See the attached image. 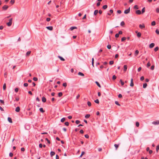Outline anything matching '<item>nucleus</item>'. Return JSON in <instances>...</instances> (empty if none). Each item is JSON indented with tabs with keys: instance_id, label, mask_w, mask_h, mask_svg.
Instances as JSON below:
<instances>
[{
	"instance_id": "4468645a",
	"label": "nucleus",
	"mask_w": 159,
	"mask_h": 159,
	"mask_svg": "<svg viewBox=\"0 0 159 159\" xmlns=\"http://www.w3.org/2000/svg\"><path fill=\"white\" fill-rule=\"evenodd\" d=\"M8 121L11 123H12V119L10 117H8Z\"/></svg>"
},
{
	"instance_id": "f03ea898",
	"label": "nucleus",
	"mask_w": 159,
	"mask_h": 159,
	"mask_svg": "<svg viewBox=\"0 0 159 159\" xmlns=\"http://www.w3.org/2000/svg\"><path fill=\"white\" fill-rule=\"evenodd\" d=\"M130 7H129V8L128 9H127L125 10L124 11V13L125 14H127L130 12Z\"/></svg>"
},
{
	"instance_id": "dca6fc26",
	"label": "nucleus",
	"mask_w": 159,
	"mask_h": 159,
	"mask_svg": "<svg viewBox=\"0 0 159 159\" xmlns=\"http://www.w3.org/2000/svg\"><path fill=\"white\" fill-rule=\"evenodd\" d=\"M139 53V51L138 50L135 51L134 55L135 56H137Z\"/></svg>"
},
{
	"instance_id": "79ce46f5",
	"label": "nucleus",
	"mask_w": 159,
	"mask_h": 159,
	"mask_svg": "<svg viewBox=\"0 0 159 159\" xmlns=\"http://www.w3.org/2000/svg\"><path fill=\"white\" fill-rule=\"evenodd\" d=\"M151 66V63L149 61L147 64V67H149Z\"/></svg>"
},
{
	"instance_id": "9b49d317",
	"label": "nucleus",
	"mask_w": 159,
	"mask_h": 159,
	"mask_svg": "<svg viewBox=\"0 0 159 159\" xmlns=\"http://www.w3.org/2000/svg\"><path fill=\"white\" fill-rule=\"evenodd\" d=\"M127 65H124V71H126L127 70Z\"/></svg>"
},
{
	"instance_id": "f3484780",
	"label": "nucleus",
	"mask_w": 159,
	"mask_h": 159,
	"mask_svg": "<svg viewBox=\"0 0 159 159\" xmlns=\"http://www.w3.org/2000/svg\"><path fill=\"white\" fill-rule=\"evenodd\" d=\"M77 28V27L76 26H72L70 28V30H73L74 29H76Z\"/></svg>"
},
{
	"instance_id": "c03bdc74",
	"label": "nucleus",
	"mask_w": 159,
	"mask_h": 159,
	"mask_svg": "<svg viewBox=\"0 0 159 159\" xmlns=\"http://www.w3.org/2000/svg\"><path fill=\"white\" fill-rule=\"evenodd\" d=\"M85 153V152H84V151H83L82 152H81V155H80V157H82V156Z\"/></svg>"
},
{
	"instance_id": "72a5a7b5",
	"label": "nucleus",
	"mask_w": 159,
	"mask_h": 159,
	"mask_svg": "<svg viewBox=\"0 0 159 159\" xmlns=\"http://www.w3.org/2000/svg\"><path fill=\"white\" fill-rule=\"evenodd\" d=\"M126 38L125 37H123L121 38V41L122 42L124 41V40H125Z\"/></svg>"
},
{
	"instance_id": "4d7b16f0",
	"label": "nucleus",
	"mask_w": 159,
	"mask_h": 159,
	"mask_svg": "<svg viewBox=\"0 0 159 159\" xmlns=\"http://www.w3.org/2000/svg\"><path fill=\"white\" fill-rule=\"evenodd\" d=\"M144 76H142L140 78V80L141 81H143L144 80Z\"/></svg>"
},
{
	"instance_id": "473e14b6",
	"label": "nucleus",
	"mask_w": 159,
	"mask_h": 159,
	"mask_svg": "<svg viewBox=\"0 0 159 159\" xmlns=\"http://www.w3.org/2000/svg\"><path fill=\"white\" fill-rule=\"evenodd\" d=\"M107 5H104L103 6L102 8L103 9H106L107 8Z\"/></svg>"
},
{
	"instance_id": "c756f323",
	"label": "nucleus",
	"mask_w": 159,
	"mask_h": 159,
	"mask_svg": "<svg viewBox=\"0 0 159 159\" xmlns=\"http://www.w3.org/2000/svg\"><path fill=\"white\" fill-rule=\"evenodd\" d=\"M19 98L18 97H16L15 98V100L14 101H18L19 100Z\"/></svg>"
},
{
	"instance_id": "0eeeda50",
	"label": "nucleus",
	"mask_w": 159,
	"mask_h": 159,
	"mask_svg": "<svg viewBox=\"0 0 159 159\" xmlns=\"http://www.w3.org/2000/svg\"><path fill=\"white\" fill-rule=\"evenodd\" d=\"M46 28L50 30H53V27L52 26L46 27Z\"/></svg>"
},
{
	"instance_id": "a878e982",
	"label": "nucleus",
	"mask_w": 159,
	"mask_h": 159,
	"mask_svg": "<svg viewBox=\"0 0 159 159\" xmlns=\"http://www.w3.org/2000/svg\"><path fill=\"white\" fill-rule=\"evenodd\" d=\"M135 125L137 127H138L139 126V124L138 122L137 121L135 123Z\"/></svg>"
},
{
	"instance_id": "aec40b11",
	"label": "nucleus",
	"mask_w": 159,
	"mask_h": 159,
	"mask_svg": "<svg viewBox=\"0 0 159 159\" xmlns=\"http://www.w3.org/2000/svg\"><path fill=\"white\" fill-rule=\"evenodd\" d=\"M78 74L79 75H80L81 76H84V74L83 73H82L80 72H79L78 73Z\"/></svg>"
},
{
	"instance_id": "052dcab7",
	"label": "nucleus",
	"mask_w": 159,
	"mask_h": 159,
	"mask_svg": "<svg viewBox=\"0 0 159 159\" xmlns=\"http://www.w3.org/2000/svg\"><path fill=\"white\" fill-rule=\"evenodd\" d=\"M0 102L2 103V104H4V101L3 100H2L1 99H0Z\"/></svg>"
},
{
	"instance_id": "cd10ccee",
	"label": "nucleus",
	"mask_w": 159,
	"mask_h": 159,
	"mask_svg": "<svg viewBox=\"0 0 159 159\" xmlns=\"http://www.w3.org/2000/svg\"><path fill=\"white\" fill-rule=\"evenodd\" d=\"M98 10H95L94 11V14L95 15H96L98 14Z\"/></svg>"
},
{
	"instance_id": "680f3d73",
	"label": "nucleus",
	"mask_w": 159,
	"mask_h": 159,
	"mask_svg": "<svg viewBox=\"0 0 159 159\" xmlns=\"http://www.w3.org/2000/svg\"><path fill=\"white\" fill-rule=\"evenodd\" d=\"M84 136L85 138L87 139H88L89 138V135L87 134L85 135Z\"/></svg>"
},
{
	"instance_id": "a18cd8bd",
	"label": "nucleus",
	"mask_w": 159,
	"mask_h": 159,
	"mask_svg": "<svg viewBox=\"0 0 159 159\" xmlns=\"http://www.w3.org/2000/svg\"><path fill=\"white\" fill-rule=\"evenodd\" d=\"M107 48L108 49H110L111 48V46L110 45H108L107 46Z\"/></svg>"
},
{
	"instance_id": "c9c22d12",
	"label": "nucleus",
	"mask_w": 159,
	"mask_h": 159,
	"mask_svg": "<svg viewBox=\"0 0 159 159\" xmlns=\"http://www.w3.org/2000/svg\"><path fill=\"white\" fill-rule=\"evenodd\" d=\"M159 49V48H158V47H156L155 48H154V50L155 52H156Z\"/></svg>"
},
{
	"instance_id": "2f4dec72",
	"label": "nucleus",
	"mask_w": 159,
	"mask_h": 159,
	"mask_svg": "<svg viewBox=\"0 0 159 159\" xmlns=\"http://www.w3.org/2000/svg\"><path fill=\"white\" fill-rule=\"evenodd\" d=\"M145 8L144 7L142 9V10L141 13L142 14H143L145 12Z\"/></svg>"
},
{
	"instance_id": "69168bd1",
	"label": "nucleus",
	"mask_w": 159,
	"mask_h": 159,
	"mask_svg": "<svg viewBox=\"0 0 159 159\" xmlns=\"http://www.w3.org/2000/svg\"><path fill=\"white\" fill-rule=\"evenodd\" d=\"M80 122V121L79 120H76L75 121V123L76 124H78Z\"/></svg>"
},
{
	"instance_id": "e2e57ef3",
	"label": "nucleus",
	"mask_w": 159,
	"mask_h": 159,
	"mask_svg": "<svg viewBox=\"0 0 159 159\" xmlns=\"http://www.w3.org/2000/svg\"><path fill=\"white\" fill-rule=\"evenodd\" d=\"M7 72H6L4 73V75L5 78H7Z\"/></svg>"
},
{
	"instance_id": "5701e85b",
	"label": "nucleus",
	"mask_w": 159,
	"mask_h": 159,
	"mask_svg": "<svg viewBox=\"0 0 159 159\" xmlns=\"http://www.w3.org/2000/svg\"><path fill=\"white\" fill-rule=\"evenodd\" d=\"M151 25L152 26H154L156 25V22L155 21H153L151 23Z\"/></svg>"
},
{
	"instance_id": "ddd939ff",
	"label": "nucleus",
	"mask_w": 159,
	"mask_h": 159,
	"mask_svg": "<svg viewBox=\"0 0 159 159\" xmlns=\"http://www.w3.org/2000/svg\"><path fill=\"white\" fill-rule=\"evenodd\" d=\"M46 99L45 97H43L42 98V101L43 102H46Z\"/></svg>"
},
{
	"instance_id": "6e6552de",
	"label": "nucleus",
	"mask_w": 159,
	"mask_h": 159,
	"mask_svg": "<svg viewBox=\"0 0 159 159\" xmlns=\"http://www.w3.org/2000/svg\"><path fill=\"white\" fill-rule=\"evenodd\" d=\"M136 13L138 15H140L142 13L140 10H138L136 11Z\"/></svg>"
},
{
	"instance_id": "6ab92c4d",
	"label": "nucleus",
	"mask_w": 159,
	"mask_h": 159,
	"mask_svg": "<svg viewBox=\"0 0 159 159\" xmlns=\"http://www.w3.org/2000/svg\"><path fill=\"white\" fill-rule=\"evenodd\" d=\"M55 154V152H54L52 151L50 152V155L51 157H52Z\"/></svg>"
},
{
	"instance_id": "4c0bfd02",
	"label": "nucleus",
	"mask_w": 159,
	"mask_h": 159,
	"mask_svg": "<svg viewBox=\"0 0 159 159\" xmlns=\"http://www.w3.org/2000/svg\"><path fill=\"white\" fill-rule=\"evenodd\" d=\"M134 8L135 9H138L139 7H138V5H135L134 6Z\"/></svg>"
},
{
	"instance_id": "338daca9",
	"label": "nucleus",
	"mask_w": 159,
	"mask_h": 159,
	"mask_svg": "<svg viewBox=\"0 0 159 159\" xmlns=\"http://www.w3.org/2000/svg\"><path fill=\"white\" fill-rule=\"evenodd\" d=\"M156 12L157 13H159V8H157V9H156Z\"/></svg>"
},
{
	"instance_id": "423d86ee",
	"label": "nucleus",
	"mask_w": 159,
	"mask_h": 159,
	"mask_svg": "<svg viewBox=\"0 0 159 159\" xmlns=\"http://www.w3.org/2000/svg\"><path fill=\"white\" fill-rule=\"evenodd\" d=\"M152 124L155 125H157L159 124V120H157V121H154L152 122Z\"/></svg>"
},
{
	"instance_id": "37998d69",
	"label": "nucleus",
	"mask_w": 159,
	"mask_h": 159,
	"mask_svg": "<svg viewBox=\"0 0 159 159\" xmlns=\"http://www.w3.org/2000/svg\"><path fill=\"white\" fill-rule=\"evenodd\" d=\"M115 104L119 106H120V105L119 103V102H118L117 101H116L115 102Z\"/></svg>"
},
{
	"instance_id": "0e129e2a",
	"label": "nucleus",
	"mask_w": 159,
	"mask_h": 159,
	"mask_svg": "<svg viewBox=\"0 0 159 159\" xmlns=\"http://www.w3.org/2000/svg\"><path fill=\"white\" fill-rule=\"evenodd\" d=\"M118 97L119 98H121L122 97V95L121 94H120L118 95Z\"/></svg>"
},
{
	"instance_id": "864d4df0",
	"label": "nucleus",
	"mask_w": 159,
	"mask_h": 159,
	"mask_svg": "<svg viewBox=\"0 0 159 159\" xmlns=\"http://www.w3.org/2000/svg\"><path fill=\"white\" fill-rule=\"evenodd\" d=\"M33 80L35 81H37L38 80V78L37 77H34L33 78Z\"/></svg>"
},
{
	"instance_id": "ea45409f",
	"label": "nucleus",
	"mask_w": 159,
	"mask_h": 159,
	"mask_svg": "<svg viewBox=\"0 0 159 159\" xmlns=\"http://www.w3.org/2000/svg\"><path fill=\"white\" fill-rule=\"evenodd\" d=\"M90 116V115L89 114H86L85 116V118H89Z\"/></svg>"
},
{
	"instance_id": "e433bc0d",
	"label": "nucleus",
	"mask_w": 159,
	"mask_h": 159,
	"mask_svg": "<svg viewBox=\"0 0 159 159\" xmlns=\"http://www.w3.org/2000/svg\"><path fill=\"white\" fill-rule=\"evenodd\" d=\"M94 102L97 104H98L99 103V101L98 99H97L94 101Z\"/></svg>"
},
{
	"instance_id": "7c9ffc66",
	"label": "nucleus",
	"mask_w": 159,
	"mask_h": 159,
	"mask_svg": "<svg viewBox=\"0 0 159 159\" xmlns=\"http://www.w3.org/2000/svg\"><path fill=\"white\" fill-rule=\"evenodd\" d=\"M87 104L89 107H90L91 105V103L89 101H88L87 102Z\"/></svg>"
},
{
	"instance_id": "412c9836",
	"label": "nucleus",
	"mask_w": 159,
	"mask_h": 159,
	"mask_svg": "<svg viewBox=\"0 0 159 159\" xmlns=\"http://www.w3.org/2000/svg\"><path fill=\"white\" fill-rule=\"evenodd\" d=\"M147 86V84L146 83H145L144 84H143V88H146Z\"/></svg>"
},
{
	"instance_id": "774afa93",
	"label": "nucleus",
	"mask_w": 159,
	"mask_h": 159,
	"mask_svg": "<svg viewBox=\"0 0 159 159\" xmlns=\"http://www.w3.org/2000/svg\"><path fill=\"white\" fill-rule=\"evenodd\" d=\"M24 85L25 87H27L28 85V84L26 83H24Z\"/></svg>"
},
{
	"instance_id": "6e6d98bb",
	"label": "nucleus",
	"mask_w": 159,
	"mask_h": 159,
	"mask_svg": "<svg viewBox=\"0 0 159 159\" xmlns=\"http://www.w3.org/2000/svg\"><path fill=\"white\" fill-rule=\"evenodd\" d=\"M94 59H93V58L92 59V65L93 66H94Z\"/></svg>"
},
{
	"instance_id": "de8ad7c7",
	"label": "nucleus",
	"mask_w": 159,
	"mask_h": 159,
	"mask_svg": "<svg viewBox=\"0 0 159 159\" xmlns=\"http://www.w3.org/2000/svg\"><path fill=\"white\" fill-rule=\"evenodd\" d=\"M159 150V145H157L156 147V151L157 152H158Z\"/></svg>"
},
{
	"instance_id": "f8f14e48",
	"label": "nucleus",
	"mask_w": 159,
	"mask_h": 159,
	"mask_svg": "<svg viewBox=\"0 0 159 159\" xmlns=\"http://www.w3.org/2000/svg\"><path fill=\"white\" fill-rule=\"evenodd\" d=\"M58 57L62 61H65V59L63 58L62 57H61L60 56H58Z\"/></svg>"
},
{
	"instance_id": "39448f33",
	"label": "nucleus",
	"mask_w": 159,
	"mask_h": 159,
	"mask_svg": "<svg viewBox=\"0 0 159 159\" xmlns=\"http://www.w3.org/2000/svg\"><path fill=\"white\" fill-rule=\"evenodd\" d=\"M8 8V6L7 5H5L2 7V9L4 10H6Z\"/></svg>"
},
{
	"instance_id": "9d476101",
	"label": "nucleus",
	"mask_w": 159,
	"mask_h": 159,
	"mask_svg": "<svg viewBox=\"0 0 159 159\" xmlns=\"http://www.w3.org/2000/svg\"><path fill=\"white\" fill-rule=\"evenodd\" d=\"M20 111V108L19 107H17L15 109V111L17 112H19Z\"/></svg>"
},
{
	"instance_id": "bb28decb",
	"label": "nucleus",
	"mask_w": 159,
	"mask_h": 159,
	"mask_svg": "<svg viewBox=\"0 0 159 159\" xmlns=\"http://www.w3.org/2000/svg\"><path fill=\"white\" fill-rule=\"evenodd\" d=\"M58 96L59 97H61L62 96V93L60 92L58 93Z\"/></svg>"
},
{
	"instance_id": "f257e3e1",
	"label": "nucleus",
	"mask_w": 159,
	"mask_h": 159,
	"mask_svg": "<svg viewBox=\"0 0 159 159\" xmlns=\"http://www.w3.org/2000/svg\"><path fill=\"white\" fill-rule=\"evenodd\" d=\"M12 19L11 18L9 20V22L7 23V25L8 26H11L12 24Z\"/></svg>"
},
{
	"instance_id": "20e7f679",
	"label": "nucleus",
	"mask_w": 159,
	"mask_h": 159,
	"mask_svg": "<svg viewBox=\"0 0 159 159\" xmlns=\"http://www.w3.org/2000/svg\"><path fill=\"white\" fill-rule=\"evenodd\" d=\"M145 27V25L144 24H142V25L140 24L139 25V27L141 29H143V28H144Z\"/></svg>"
},
{
	"instance_id": "603ef678",
	"label": "nucleus",
	"mask_w": 159,
	"mask_h": 159,
	"mask_svg": "<svg viewBox=\"0 0 159 159\" xmlns=\"http://www.w3.org/2000/svg\"><path fill=\"white\" fill-rule=\"evenodd\" d=\"M156 32L157 34H159V30L157 29L156 30Z\"/></svg>"
},
{
	"instance_id": "58836bf2",
	"label": "nucleus",
	"mask_w": 159,
	"mask_h": 159,
	"mask_svg": "<svg viewBox=\"0 0 159 159\" xmlns=\"http://www.w3.org/2000/svg\"><path fill=\"white\" fill-rule=\"evenodd\" d=\"M3 88L4 90H5L6 89V84L5 83L3 85Z\"/></svg>"
},
{
	"instance_id": "2eb2a0df",
	"label": "nucleus",
	"mask_w": 159,
	"mask_h": 159,
	"mask_svg": "<svg viewBox=\"0 0 159 159\" xmlns=\"http://www.w3.org/2000/svg\"><path fill=\"white\" fill-rule=\"evenodd\" d=\"M31 52L30 51H28L26 54V56H29Z\"/></svg>"
},
{
	"instance_id": "bf43d9fd",
	"label": "nucleus",
	"mask_w": 159,
	"mask_h": 159,
	"mask_svg": "<svg viewBox=\"0 0 159 159\" xmlns=\"http://www.w3.org/2000/svg\"><path fill=\"white\" fill-rule=\"evenodd\" d=\"M63 86L65 87H66L67 86V84L66 83H63Z\"/></svg>"
},
{
	"instance_id": "a19ab883",
	"label": "nucleus",
	"mask_w": 159,
	"mask_h": 159,
	"mask_svg": "<svg viewBox=\"0 0 159 159\" xmlns=\"http://www.w3.org/2000/svg\"><path fill=\"white\" fill-rule=\"evenodd\" d=\"M15 2V0H11L10 1V3L11 4H13Z\"/></svg>"
},
{
	"instance_id": "5fc2aeb1",
	"label": "nucleus",
	"mask_w": 159,
	"mask_h": 159,
	"mask_svg": "<svg viewBox=\"0 0 159 159\" xmlns=\"http://www.w3.org/2000/svg\"><path fill=\"white\" fill-rule=\"evenodd\" d=\"M45 140H46L48 142V143H50V140H49L48 138H46L45 139Z\"/></svg>"
},
{
	"instance_id": "b1692460",
	"label": "nucleus",
	"mask_w": 159,
	"mask_h": 159,
	"mask_svg": "<svg viewBox=\"0 0 159 159\" xmlns=\"http://www.w3.org/2000/svg\"><path fill=\"white\" fill-rule=\"evenodd\" d=\"M39 111L40 112L42 113H44L45 112V111L43 110L42 108H40L39 109Z\"/></svg>"
},
{
	"instance_id": "c85d7f7f",
	"label": "nucleus",
	"mask_w": 159,
	"mask_h": 159,
	"mask_svg": "<svg viewBox=\"0 0 159 159\" xmlns=\"http://www.w3.org/2000/svg\"><path fill=\"white\" fill-rule=\"evenodd\" d=\"M120 82L121 83L122 85L123 86L124 85V82L122 81V80L121 79L120 80Z\"/></svg>"
},
{
	"instance_id": "13d9d810",
	"label": "nucleus",
	"mask_w": 159,
	"mask_h": 159,
	"mask_svg": "<svg viewBox=\"0 0 159 159\" xmlns=\"http://www.w3.org/2000/svg\"><path fill=\"white\" fill-rule=\"evenodd\" d=\"M65 124L66 126H68L69 125V123L68 122H65Z\"/></svg>"
},
{
	"instance_id": "1a4fd4ad",
	"label": "nucleus",
	"mask_w": 159,
	"mask_h": 159,
	"mask_svg": "<svg viewBox=\"0 0 159 159\" xmlns=\"http://www.w3.org/2000/svg\"><path fill=\"white\" fill-rule=\"evenodd\" d=\"M154 45L155 44L153 43H152L150 44L149 47L150 48H152L154 47Z\"/></svg>"
},
{
	"instance_id": "393cba45",
	"label": "nucleus",
	"mask_w": 159,
	"mask_h": 159,
	"mask_svg": "<svg viewBox=\"0 0 159 159\" xmlns=\"http://www.w3.org/2000/svg\"><path fill=\"white\" fill-rule=\"evenodd\" d=\"M95 83H96V84H97V85H98V87H99L100 88H101V86L100 84H99V83L98 82L96 81L95 82Z\"/></svg>"
},
{
	"instance_id": "f704fd0d",
	"label": "nucleus",
	"mask_w": 159,
	"mask_h": 159,
	"mask_svg": "<svg viewBox=\"0 0 159 159\" xmlns=\"http://www.w3.org/2000/svg\"><path fill=\"white\" fill-rule=\"evenodd\" d=\"M125 23L123 21H122L120 23V25L121 26H123L125 25Z\"/></svg>"
},
{
	"instance_id": "8fccbe9b",
	"label": "nucleus",
	"mask_w": 159,
	"mask_h": 159,
	"mask_svg": "<svg viewBox=\"0 0 159 159\" xmlns=\"http://www.w3.org/2000/svg\"><path fill=\"white\" fill-rule=\"evenodd\" d=\"M65 120V118H62L61 120V122H64Z\"/></svg>"
},
{
	"instance_id": "a211bd4d",
	"label": "nucleus",
	"mask_w": 159,
	"mask_h": 159,
	"mask_svg": "<svg viewBox=\"0 0 159 159\" xmlns=\"http://www.w3.org/2000/svg\"><path fill=\"white\" fill-rule=\"evenodd\" d=\"M119 144H114V146L116 148V150H117V149L118 148L119 146Z\"/></svg>"
},
{
	"instance_id": "7ed1b4c3",
	"label": "nucleus",
	"mask_w": 159,
	"mask_h": 159,
	"mask_svg": "<svg viewBox=\"0 0 159 159\" xmlns=\"http://www.w3.org/2000/svg\"><path fill=\"white\" fill-rule=\"evenodd\" d=\"M130 85L131 87H133L134 86V84L133 83V78L131 79V82L130 84Z\"/></svg>"
},
{
	"instance_id": "09e8293b",
	"label": "nucleus",
	"mask_w": 159,
	"mask_h": 159,
	"mask_svg": "<svg viewBox=\"0 0 159 159\" xmlns=\"http://www.w3.org/2000/svg\"><path fill=\"white\" fill-rule=\"evenodd\" d=\"M154 65H152L151 67V69L152 70H153L154 68Z\"/></svg>"
},
{
	"instance_id": "3c124183",
	"label": "nucleus",
	"mask_w": 159,
	"mask_h": 159,
	"mask_svg": "<svg viewBox=\"0 0 159 159\" xmlns=\"http://www.w3.org/2000/svg\"><path fill=\"white\" fill-rule=\"evenodd\" d=\"M116 78V77L115 75H113L112 76V79L115 80Z\"/></svg>"
},
{
	"instance_id": "4be33fe9",
	"label": "nucleus",
	"mask_w": 159,
	"mask_h": 159,
	"mask_svg": "<svg viewBox=\"0 0 159 159\" xmlns=\"http://www.w3.org/2000/svg\"><path fill=\"white\" fill-rule=\"evenodd\" d=\"M141 34L140 32L138 33L137 34V36L139 38L141 36Z\"/></svg>"
},
{
	"instance_id": "49530a36",
	"label": "nucleus",
	"mask_w": 159,
	"mask_h": 159,
	"mask_svg": "<svg viewBox=\"0 0 159 159\" xmlns=\"http://www.w3.org/2000/svg\"><path fill=\"white\" fill-rule=\"evenodd\" d=\"M114 61H111L109 62V64L110 65H112L114 63Z\"/></svg>"
}]
</instances>
